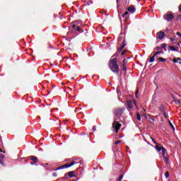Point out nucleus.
<instances>
[{"label": "nucleus", "mask_w": 181, "mask_h": 181, "mask_svg": "<svg viewBox=\"0 0 181 181\" xmlns=\"http://www.w3.org/2000/svg\"><path fill=\"white\" fill-rule=\"evenodd\" d=\"M136 118H137V121H141V115H139V113L136 114Z\"/></svg>", "instance_id": "5701e85b"}, {"label": "nucleus", "mask_w": 181, "mask_h": 181, "mask_svg": "<svg viewBox=\"0 0 181 181\" xmlns=\"http://www.w3.org/2000/svg\"><path fill=\"white\" fill-rule=\"evenodd\" d=\"M67 176H69V177H76V171H70L67 174H65L63 179H67Z\"/></svg>", "instance_id": "423d86ee"}, {"label": "nucleus", "mask_w": 181, "mask_h": 181, "mask_svg": "<svg viewBox=\"0 0 181 181\" xmlns=\"http://www.w3.org/2000/svg\"><path fill=\"white\" fill-rule=\"evenodd\" d=\"M166 32H169V30L167 28Z\"/></svg>", "instance_id": "37998d69"}, {"label": "nucleus", "mask_w": 181, "mask_h": 181, "mask_svg": "<svg viewBox=\"0 0 181 181\" xmlns=\"http://www.w3.org/2000/svg\"><path fill=\"white\" fill-rule=\"evenodd\" d=\"M127 15H129V13L128 12V11H125L124 13V14H122V18H127Z\"/></svg>", "instance_id": "6ab92c4d"}, {"label": "nucleus", "mask_w": 181, "mask_h": 181, "mask_svg": "<svg viewBox=\"0 0 181 181\" xmlns=\"http://www.w3.org/2000/svg\"><path fill=\"white\" fill-rule=\"evenodd\" d=\"M162 53H163V52H162V51H158V52H155V54H154V56H158V54H162Z\"/></svg>", "instance_id": "412c9836"}, {"label": "nucleus", "mask_w": 181, "mask_h": 181, "mask_svg": "<svg viewBox=\"0 0 181 181\" xmlns=\"http://www.w3.org/2000/svg\"><path fill=\"white\" fill-rule=\"evenodd\" d=\"M127 64H128V60L127 59H124L120 64V69H122L123 71H127Z\"/></svg>", "instance_id": "20e7f679"}, {"label": "nucleus", "mask_w": 181, "mask_h": 181, "mask_svg": "<svg viewBox=\"0 0 181 181\" xmlns=\"http://www.w3.org/2000/svg\"><path fill=\"white\" fill-rule=\"evenodd\" d=\"M165 37V33L163 31H160L157 33V38L162 40Z\"/></svg>", "instance_id": "9d476101"}, {"label": "nucleus", "mask_w": 181, "mask_h": 181, "mask_svg": "<svg viewBox=\"0 0 181 181\" xmlns=\"http://www.w3.org/2000/svg\"><path fill=\"white\" fill-rule=\"evenodd\" d=\"M151 141L153 142V144H155L156 145H159V144H158V143L156 142V141H155V139H153V138L151 137Z\"/></svg>", "instance_id": "bb28decb"}, {"label": "nucleus", "mask_w": 181, "mask_h": 181, "mask_svg": "<svg viewBox=\"0 0 181 181\" xmlns=\"http://www.w3.org/2000/svg\"><path fill=\"white\" fill-rule=\"evenodd\" d=\"M147 144H148V145H149L150 144H149V142H147Z\"/></svg>", "instance_id": "49530a36"}, {"label": "nucleus", "mask_w": 181, "mask_h": 181, "mask_svg": "<svg viewBox=\"0 0 181 181\" xmlns=\"http://www.w3.org/2000/svg\"><path fill=\"white\" fill-rule=\"evenodd\" d=\"M4 158L5 156L4 155L0 156V165H1V166H5V164L4 163Z\"/></svg>", "instance_id": "ddd939ff"}, {"label": "nucleus", "mask_w": 181, "mask_h": 181, "mask_svg": "<svg viewBox=\"0 0 181 181\" xmlns=\"http://www.w3.org/2000/svg\"><path fill=\"white\" fill-rule=\"evenodd\" d=\"M163 115L164 118H165L166 119H168V118H169V115H168V114H166L165 112L163 113Z\"/></svg>", "instance_id": "b1692460"}, {"label": "nucleus", "mask_w": 181, "mask_h": 181, "mask_svg": "<svg viewBox=\"0 0 181 181\" xmlns=\"http://www.w3.org/2000/svg\"><path fill=\"white\" fill-rule=\"evenodd\" d=\"M165 161L166 163H169V157H165Z\"/></svg>", "instance_id": "c756f323"}, {"label": "nucleus", "mask_w": 181, "mask_h": 181, "mask_svg": "<svg viewBox=\"0 0 181 181\" xmlns=\"http://www.w3.org/2000/svg\"><path fill=\"white\" fill-rule=\"evenodd\" d=\"M119 52L117 51V52L112 56V57H117V56H119Z\"/></svg>", "instance_id": "7c9ffc66"}, {"label": "nucleus", "mask_w": 181, "mask_h": 181, "mask_svg": "<svg viewBox=\"0 0 181 181\" xmlns=\"http://www.w3.org/2000/svg\"><path fill=\"white\" fill-rule=\"evenodd\" d=\"M167 46H168V45L166 43H163L161 45L162 49H166Z\"/></svg>", "instance_id": "4be33fe9"}, {"label": "nucleus", "mask_w": 181, "mask_h": 181, "mask_svg": "<svg viewBox=\"0 0 181 181\" xmlns=\"http://www.w3.org/2000/svg\"><path fill=\"white\" fill-rule=\"evenodd\" d=\"M124 177V175H121L119 177V181H122Z\"/></svg>", "instance_id": "2f4dec72"}, {"label": "nucleus", "mask_w": 181, "mask_h": 181, "mask_svg": "<svg viewBox=\"0 0 181 181\" xmlns=\"http://www.w3.org/2000/svg\"><path fill=\"white\" fill-rule=\"evenodd\" d=\"M158 60H159L160 62H166V59H165V58H163V57H160V58H158Z\"/></svg>", "instance_id": "a878e982"}, {"label": "nucleus", "mask_w": 181, "mask_h": 181, "mask_svg": "<svg viewBox=\"0 0 181 181\" xmlns=\"http://www.w3.org/2000/svg\"><path fill=\"white\" fill-rule=\"evenodd\" d=\"M122 141L121 140H119L117 141H116L115 144V145H118V144H121Z\"/></svg>", "instance_id": "c9c22d12"}, {"label": "nucleus", "mask_w": 181, "mask_h": 181, "mask_svg": "<svg viewBox=\"0 0 181 181\" xmlns=\"http://www.w3.org/2000/svg\"><path fill=\"white\" fill-rule=\"evenodd\" d=\"M29 159H30V160H33V162L30 163V165H36V163L38 162L37 157L35 156H30Z\"/></svg>", "instance_id": "1a4fd4ad"}, {"label": "nucleus", "mask_w": 181, "mask_h": 181, "mask_svg": "<svg viewBox=\"0 0 181 181\" xmlns=\"http://www.w3.org/2000/svg\"><path fill=\"white\" fill-rule=\"evenodd\" d=\"M173 62V63H177L178 62H181V58H174Z\"/></svg>", "instance_id": "a211bd4d"}, {"label": "nucleus", "mask_w": 181, "mask_h": 181, "mask_svg": "<svg viewBox=\"0 0 181 181\" xmlns=\"http://www.w3.org/2000/svg\"><path fill=\"white\" fill-rule=\"evenodd\" d=\"M124 47H125V45H124L123 46L120 47L118 49V52H121V50H122V49H124Z\"/></svg>", "instance_id": "cd10ccee"}, {"label": "nucleus", "mask_w": 181, "mask_h": 181, "mask_svg": "<svg viewBox=\"0 0 181 181\" xmlns=\"http://www.w3.org/2000/svg\"><path fill=\"white\" fill-rule=\"evenodd\" d=\"M127 11H128V12H130V13H135L136 8H135V6H132L127 8Z\"/></svg>", "instance_id": "9b49d317"}, {"label": "nucleus", "mask_w": 181, "mask_h": 181, "mask_svg": "<svg viewBox=\"0 0 181 181\" xmlns=\"http://www.w3.org/2000/svg\"><path fill=\"white\" fill-rule=\"evenodd\" d=\"M179 19H180V18H177V21H179Z\"/></svg>", "instance_id": "c03bdc74"}, {"label": "nucleus", "mask_w": 181, "mask_h": 181, "mask_svg": "<svg viewBox=\"0 0 181 181\" xmlns=\"http://www.w3.org/2000/svg\"><path fill=\"white\" fill-rule=\"evenodd\" d=\"M136 98H138V90L136 92Z\"/></svg>", "instance_id": "4c0bfd02"}, {"label": "nucleus", "mask_w": 181, "mask_h": 181, "mask_svg": "<svg viewBox=\"0 0 181 181\" xmlns=\"http://www.w3.org/2000/svg\"><path fill=\"white\" fill-rule=\"evenodd\" d=\"M156 50H160V47H157Z\"/></svg>", "instance_id": "e433bc0d"}, {"label": "nucleus", "mask_w": 181, "mask_h": 181, "mask_svg": "<svg viewBox=\"0 0 181 181\" xmlns=\"http://www.w3.org/2000/svg\"><path fill=\"white\" fill-rule=\"evenodd\" d=\"M155 57H156L155 55L151 57L149 59V63H153V62H155Z\"/></svg>", "instance_id": "f3484780"}, {"label": "nucleus", "mask_w": 181, "mask_h": 181, "mask_svg": "<svg viewBox=\"0 0 181 181\" xmlns=\"http://www.w3.org/2000/svg\"><path fill=\"white\" fill-rule=\"evenodd\" d=\"M165 177H166V179H168V177H169V172L167 171L165 173Z\"/></svg>", "instance_id": "c85d7f7f"}, {"label": "nucleus", "mask_w": 181, "mask_h": 181, "mask_svg": "<svg viewBox=\"0 0 181 181\" xmlns=\"http://www.w3.org/2000/svg\"><path fill=\"white\" fill-rule=\"evenodd\" d=\"M119 6V5H117V9H118V7Z\"/></svg>", "instance_id": "a18cd8bd"}, {"label": "nucleus", "mask_w": 181, "mask_h": 181, "mask_svg": "<svg viewBox=\"0 0 181 181\" xmlns=\"http://www.w3.org/2000/svg\"><path fill=\"white\" fill-rule=\"evenodd\" d=\"M72 29L73 32H79L80 33H83V30H81V28L80 26L76 25V24H72Z\"/></svg>", "instance_id": "0eeeda50"}, {"label": "nucleus", "mask_w": 181, "mask_h": 181, "mask_svg": "<svg viewBox=\"0 0 181 181\" xmlns=\"http://www.w3.org/2000/svg\"><path fill=\"white\" fill-rule=\"evenodd\" d=\"M175 18L173 13H167L163 16V19L167 22H170L173 19Z\"/></svg>", "instance_id": "7ed1b4c3"}, {"label": "nucleus", "mask_w": 181, "mask_h": 181, "mask_svg": "<svg viewBox=\"0 0 181 181\" xmlns=\"http://www.w3.org/2000/svg\"><path fill=\"white\" fill-rule=\"evenodd\" d=\"M170 50H172V52H176V48H175V47H173V46H170Z\"/></svg>", "instance_id": "393cba45"}, {"label": "nucleus", "mask_w": 181, "mask_h": 181, "mask_svg": "<svg viewBox=\"0 0 181 181\" xmlns=\"http://www.w3.org/2000/svg\"><path fill=\"white\" fill-rule=\"evenodd\" d=\"M124 112V110L122 109H118L115 112V114L116 116L118 117V115H122V113Z\"/></svg>", "instance_id": "f8f14e48"}, {"label": "nucleus", "mask_w": 181, "mask_h": 181, "mask_svg": "<svg viewBox=\"0 0 181 181\" xmlns=\"http://www.w3.org/2000/svg\"><path fill=\"white\" fill-rule=\"evenodd\" d=\"M90 4H91V1H89V3L88 4V5H90Z\"/></svg>", "instance_id": "a19ab883"}, {"label": "nucleus", "mask_w": 181, "mask_h": 181, "mask_svg": "<svg viewBox=\"0 0 181 181\" xmlns=\"http://www.w3.org/2000/svg\"><path fill=\"white\" fill-rule=\"evenodd\" d=\"M127 50H124L122 52V56H124V54H127Z\"/></svg>", "instance_id": "72a5a7b5"}, {"label": "nucleus", "mask_w": 181, "mask_h": 181, "mask_svg": "<svg viewBox=\"0 0 181 181\" xmlns=\"http://www.w3.org/2000/svg\"><path fill=\"white\" fill-rule=\"evenodd\" d=\"M53 176L57 177V174H55V173H54V174H53Z\"/></svg>", "instance_id": "ea45409f"}, {"label": "nucleus", "mask_w": 181, "mask_h": 181, "mask_svg": "<svg viewBox=\"0 0 181 181\" xmlns=\"http://www.w3.org/2000/svg\"><path fill=\"white\" fill-rule=\"evenodd\" d=\"M76 163H76V161H72L69 164L66 163L64 165L57 168L55 170H61V169H67V168H71V166H74V165H76Z\"/></svg>", "instance_id": "f03ea898"}, {"label": "nucleus", "mask_w": 181, "mask_h": 181, "mask_svg": "<svg viewBox=\"0 0 181 181\" xmlns=\"http://www.w3.org/2000/svg\"><path fill=\"white\" fill-rule=\"evenodd\" d=\"M97 130V129H95V127H93V131L94 132V131H96Z\"/></svg>", "instance_id": "58836bf2"}, {"label": "nucleus", "mask_w": 181, "mask_h": 181, "mask_svg": "<svg viewBox=\"0 0 181 181\" xmlns=\"http://www.w3.org/2000/svg\"><path fill=\"white\" fill-rule=\"evenodd\" d=\"M174 101L175 104H180V102L179 101V100H175Z\"/></svg>", "instance_id": "f704fd0d"}, {"label": "nucleus", "mask_w": 181, "mask_h": 181, "mask_svg": "<svg viewBox=\"0 0 181 181\" xmlns=\"http://www.w3.org/2000/svg\"><path fill=\"white\" fill-rule=\"evenodd\" d=\"M109 67L115 74H119V66H118V64H117V59L114 58L110 61Z\"/></svg>", "instance_id": "f257e3e1"}, {"label": "nucleus", "mask_w": 181, "mask_h": 181, "mask_svg": "<svg viewBox=\"0 0 181 181\" xmlns=\"http://www.w3.org/2000/svg\"><path fill=\"white\" fill-rule=\"evenodd\" d=\"M112 127L116 132V134H118V130L119 129V128H121V124H119V122H118L117 121H115Z\"/></svg>", "instance_id": "39448f33"}, {"label": "nucleus", "mask_w": 181, "mask_h": 181, "mask_svg": "<svg viewBox=\"0 0 181 181\" xmlns=\"http://www.w3.org/2000/svg\"><path fill=\"white\" fill-rule=\"evenodd\" d=\"M155 149L157 151V152H160V151H162V146L160 147L159 146H156Z\"/></svg>", "instance_id": "dca6fc26"}, {"label": "nucleus", "mask_w": 181, "mask_h": 181, "mask_svg": "<svg viewBox=\"0 0 181 181\" xmlns=\"http://www.w3.org/2000/svg\"><path fill=\"white\" fill-rule=\"evenodd\" d=\"M168 124H169L170 127L172 128V129H173V131H175V127L173 126V124H172V122L170 121H168Z\"/></svg>", "instance_id": "aec40b11"}, {"label": "nucleus", "mask_w": 181, "mask_h": 181, "mask_svg": "<svg viewBox=\"0 0 181 181\" xmlns=\"http://www.w3.org/2000/svg\"><path fill=\"white\" fill-rule=\"evenodd\" d=\"M132 104H134V105L136 107V102H132V100H128L127 101V109L128 110H132L133 105Z\"/></svg>", "instance_id": "6e6552de"}, {"label": "nucleus", "mask_w": 181, "mask_h": 181, "mask_svg": "<svg viewBox=\"0 0 181 181\" xmlns=\"http://www.w3.org/2000/svg\"><path fill=\"white\" fill-rule=\"evenodd\" d=\"M159 110H160V112H162L163 114V112H165V105H160Z\"/></svg>", "instance_id": "4468645a"}, {"label": "nucleus", "mask_w": 181, "mask_h": 181, "mask_svg": "<svg viewBox=\"0 0 181 181\" xmlns=\"http://www.w3.org/2000/svg\"><path fill=\"white\" fill-rule=\"evenodd\" d=\"M162 155L163 156H165V155H166V148H165V147L162 146Z\"/></svg>", "instance_id": "2eb2a0df"}, {"label": "nucleus", "mask_w": 181, "mask_h": 181, "mask_svg": "<svg viewBox=\"0 0 181 181\" xmlns=\"http://www.w3.org/2000/svg\"><path fill=\"white\" fill-rule=\"evenodd\" d=\"M119 0H116V2H117V4H118V1H119Z\"/></svg>", "instance_id": "79ce46f5"}, {"label": "nucleus", "mask_w": 181, "mask_h": 181, "mask_svg": "<svg viewBox=\"0 0 181 181\" xmlns=\"http://www.w3.org/2000/svg\"><path fill=\"white\" fill-rule=\"evenodd\" d=\"M171 42H175L176 40V36H174V37L170 39Z\"/></svg>", "instance_id": "473e14b6"}]
</instances>
